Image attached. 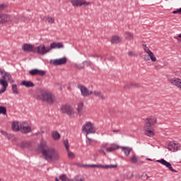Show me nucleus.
Instances as JSON below:
<instances>
[{
  "instance_id": "1",
  "label": "nucleus",
  "mask_w": 181,
  "mask_h": 181,
  "mask_svg": "<svg viewBox=\"0 0 181 181\" xmlns=\"http://www.w3.org/2000/svg\"><path fill=\"white\" fill-rule=\"evenodd\" d=\"M41 151L42 156L45 160H50L51 162H57L60 159L59 152L53 147H49L46 141L42 140L38 148Z\"/></svg>"
},
{
  "instance_id": "2",
  "label": "nucleus",
  "mask_w": 181,
  "mask_h": 181,
  "mask_svg": "<svg viewBox=\"0 0 181 181\" xmlns=\"http://www.w3.org/2000/svg\"><path fill=\"white\" fill-rule=\"evenodd\" d=\"M37 98L40 101L47 103V104H53V103H54V95L52 94V92L47 89L38 90Z\"/></svg>"
},
{
  "instance_id": "3",
  "label": "nucleus",
  "mask_w": 181,
  "mask_h": 181,
  "mask_svg": "<svg viewBox=\"0 0 181 181\" xmlns=\"http://www.w3.org/2000/svg\"><path fill=\"white\" fill-rule=\"evenodd\" d=\"M156 122V117L153 116H151L146 119L144 127L145 135H147V136H153V135H155V130L152 127H153Z\"/></svg>"
},
{
  "instance_id": "4",
  "label": "nucleus",
  "mask_w": 181,
  "mask_h": 181,
  "mask_svg": "<svg viewBox=\"0 0 181 181\" xmlns=\"http://www.w3.org/2000/svg\"><path fill=\"white\" fill-rule=\"evenodd\" d=\"M144 50L146 52V53L148 55H144L143 59L145 60V62H149V60H151L153 63H155L156 62V57H155V54L151 49H149V47L146 46V45H143Z\"/></svg>"
},
{
  "instance_id": "5",
  "label": "nucleus",
  "mask_w": 181,
  "mask_h": 181,
  "mask_svg": "<svg viewBox=\"0 0 181 181\" xmlns=\"http://www.w3.org/2000/svg\"><path fill=\"white\" fill-rule=\"evenodd\" d=\"M0 19L1 23H8L9 22H15L16 23H18L16 16L13 15L1 14L0 15Z\"/></svg>"
},
{
  "instance_id": "6",
  "label": "nucleus",
  "mask_w": 181,
  "mask_h": 181,
  "mask_svg": "<svg viewBox=\"0 0 181 181\" xmlns=\"http://www.w3.org/2000/svg\"><path fill=\"white\" fill-rule=\"evenodd\" d=\"M82 131L86 132L87 136L88 134H95V127H94V124L91 122H87L82 127Z\"/></svg>"
},
{
  "instance_id": "7",
  "label": "nucleus",
  "mask_w": 181,
  "mask_h": 181,
  "mask_svg": "<svg viewBox=\"0 0 181 181\" xmlns=\"http://www.w3.org/2000/svg\"><path fill=\"white\" fill-rule=\"evenodd\" d=\"M61 112L66 114L69 117H73L74 115V109L69 105H64L61 108Z\"/></svg>"
},
{
  "instance_id": "8",
  "label": "nucleus",
  "mask_w": 181,
  "mask_h": 181,
  "mask_svg": "<svg viewBox=\"0 0 181 181\" xmlns=\"http://www.w3.org/2000/svg\"><path fill=\"white\" fill-rule=\"evenodd\" d=\"M34 52L35 53H37L38 54H40L41 56H45V54L49 53L50 52V49H49V47H46L45 45H41L34 49Z\"/></svg>"
},
{
  "instance_id": "9",
  "label": "nucleus",
  "mask_w": 181,
  "mask_h": 181,
  "mask_svg": "<svg viewBox=\"0 0 181 181\" xmlns=\"http://www.w3.org/2000/svg\"><path fill=\"white\" fill-rule=\"evenodd\" d=\"M49 63L53 66H63V64H66V63H67V58L64 57L59 59H51Z\"/></svg>"
},
{
  "instance_id": "10",
  "label": "nucleus",
  "mask_w": 181,
  "mask_h": 181,
  "mask_svg": "<svg viewBox=\"0 0 181 181\" xmlns=\"http://www.w3.org/2000/svg\"><path fill=\"white\" fill-rule=\"evenodd\" d=\"M156 162H158V163H161V165H163V166H165V168H168V169H169V170H170L171 172L177 173V170L173 169V167H172V164L166 161L165 159L162 158L160 160H157Z\"/></svg>"
},
{
  "instance_id": "11",
  "label": "nucleus",
  "mask_w": 181,
  "mask_h": 181,
  "mask_svg": "<svg viewBox=\"0 0 181 181\" xmlns=\"http://www.w3.org/2000/svg\"><path fill=\"white\" fill-rule=\"evenodd\" d=\"M71 4H72L75 7L83 6V5L85 6H87V5H91V2H87L83 0H71Z\"/></svg>"
},
{
  "instance_id": "12",
  "label": "nucleus",
  "mask_w": 181,
  "mask_h": 181,
  "mask_svg": "<svg viewBox=\"0 0 181 181\" xmlns=\"http://www.w3.org/2000/svg\"><path fill=\"white\" fill-rule=\"evenodd\" d=\"M78 88L81 91L82 97H88V95H90V90L84 86V85L78 84Z\"/></svg>"
},
{
  "instance_id": "13",
  "label": "nucleus",
  "mask_w": 181,
  "mask_h": 181,
  "mask_svg": "<svg viewBox=\"0 0 181 181\" xmlns=\"http://www.w3.org/2000/svg\"><path fill=\"white\" fill-rule=\"evenodd\" d=\"M1 78H0V80H4L7 83H15V81L12 79V76L11 75V74L4 71V74H1Z\"/></svg>"
},
{
  "instance_id": "14",
  "label": "nucleus",
  "mask_w": 181,
  "mask_h": 181,
  "mask_svg": "<svg viewBox=\"0 0 181 181\" xmlns=\"http://www.w3.org/2000/svg\"><path fill=\"white\" fill-rule=\"evenodd\" d=\"M168 83L170 84H173V86H175L181 90V79L179 78H173L168 80Z\"/></svg>"
},
{
  "instance_id": "15",
  "label": "nucleus",
  "mask_w": 181,
  "mask_h": 181,
  "mask_svg": "<svg viewBox=\"0 0 181 181\" xmlns=\"http://www.w3.org/2000/svg\"><path fill=\"white\" fill-rule=\"evenodd\" d=\"M168 149L171 152H176V151H179V149H180V145L171 141L168 146Z\"/></svg>"
},
{
  "instance_id": "16",
  "label": "nucleus",
  "mask_w": 181,
  "mask_h": 181,
  "mask_svg": "<svg viewBox=\"0 0 181 181\" xmlns=\"http://www.w3.org/2000/svg\"><path fill=\"white\" fill-rule=\"evenodd\" d=\"M29 74H30V76H43L46 74V71H43V70H39V69H32L30 71H29Z\"/></svg>"
},
{
  "instance_id": "17",
  "label": "nucleus",
  "mask_w": 181,
  "mask_h": 181,
  "mask_svg": "<svg viewBox=\"0 0 181 181\" xmlns=\"http://www.w3.org/2000/svg\"><path fill=\"white\" fill-rule=\"evenodd\" d=\"M49 49V52L53 50V49H63L64 47V45L62 42H53L50 44L49 47H48Z\"/></svg>"
},
{
  "instance_id": "18",
  "label": "nucleus",
  "mask_w": 181,
  "mask_h": 181,
  "mask_svg": "<svg viewBox=\"0 0 181 181\" xmlns=\"http://www.w3.org/2000/svg\"><path fill=\"white\" fill-rule=\"evenodd\" d=\"M64 145L66 151H67L68 152V157L70 158V159H74L75 158L74 153L70 152V150H69V140H64Z\"/></svg>"
},
{
  "instance_id": "19",
  "label": "nucleus",
  "mask_w": 181,
  "mask_h": 181,
  "mask_svg": "<svg viewBox=\"0 0 181 181\" xmlns=\"http://www.w3.org/2000/svg\"><path fill=\"white\" fill-rule=\"evenodd\" d=\"M22 49L24 52H35L33 45L30 44H24L22 47Z\"/></svg>"
},
{
  "instance_id": "20",
  "label": "nucleus",
  "mask_w": 181,
  "mask_h": 181,
  "mask_svg": "<svg viewBox=\"0 0 181 181\" xmlns=\"http://www.w3.org/2000/svg\"><path fill=\"white\" fill-rule=\"evenodd\" d=\"M0 86H2V88L0 89V94H2V93H5V91H6L8 82L4 81V80H0Z\"/></svg>"
},
{
  "instance_id": "21",
  "label": "nucleus",
  "mask_w": 181,
  "mask_h": 181,
  "mask_svg": "<svg viewBox=\"0 0 181 181\" xmlns=\"http://www.w3.org/2000/svg\"><path fill=\"white\" fill-rule=\"evenodd\" d=\"M21 123L18 122H13L11 126L12 130L15 132H18L21 129Z\"/></svg>"
},
{
  "instance_id": "22",
  "label": "nucleus",
  "mask_w": 181,
  "mask_h": 181,
  "mask_svg": "<svg viewBox=\"0 0 181 181\" xmlns=\"http://www.w3.org/2000/svg\"><path fill=\"white\" fill-rule=\"evenodd\" d=\"M120 149H122V152L124 153L126 156H129V153H131V151H132V148H131V147L125 146H121Z\"/></svg>"
},
{
  "instance_id": "23",
  "label": "nucleus",
  "mask_w": 181,
  "mask_h": 181,
  "mask_svg": "<svg viewBox=\"0 0 181 181\" xmlns=\"http://www.w3.org/2000/svg\"><path fill=\"white\" fill-rule=\"evenodd\" d=\"M20 127H21L20 130L23 134H29V132H31L32 131V129L30 128V127H25L23 125H21Z\"/></svg>"
},
{
  "instance_id": "24",
  "label": "nucleus",
  "mask_w": 181,
  "mask_h": 181,
  "mask_svg": "<svg viewBox=\"0 0 181 181\" xmlns=\"http://www.w3.org/2000/svg\"><path fill=\"white\" fill-rule=\"evenodd\" d=\"M21 84L22 86H25V87L27 88L35 87V83L30 81H23Z\"/></svg>"
},
{
  "instance_id": "25",
  "label": "nucleus",
  "mask_w": 181,
  "mask_h": 181,
  "mask_svg": "<svg viewBox=\"0 0 181 181\" xmlns=\"http://www.w3.org/2000/svg\"><path fill=\"white\" fill-rule=\"evenodd\" d=\"M51 136L54 141H57L60 139V134L56 131L52 132Z\"/></svg>"
},
{
  "instance_id": "26",
  "label": "nucleus",
  "mask_w": 181,
  "mask_h": 181,
  "mask_svg": "<svg viewBox=\"0 0 181 181\" xmlns=\"http://www.w3.org/2000/svg\"><path fill=\"white\" fill-rule=\"evenodd\" d=\"M119 42H121V37L119 36L115 35L112 37L111 43L113 45H117Z\"/></svg>"
},
{
  "instance_id": "27",
  "label": "nucleus",
  "mask_w": 181,
  "mask_h": 181,
  "mask_svg": "<svg viewBox=\"0 0 181 181\" xmlns=\"http://www.w3.org/2000/svg\"><path fill=\"white\" fill-rule=\"evenodd\" d=\"M93 94L95 95V97L100 98V100H105V96H104V94L100 91L95 90L93 91Z\"/></svg>"
},
{
  "instance_id": "28",
  "label": "nucleus",
  "mask_w": 181,
  "mask_h": 181,
  "mask_svg": "<svg viewBox=\"0 0 181 181\" xmlns=\"http://www.w3.org/2000/svg\"><path fill=\"white\" fill-rule=\"evenodd\" d=\"M124 37L127 40H132L134 39V34L130 32H125L124 33Z\"/></svg>"
},
{
  "instance_id": "29",
  "label": "nucleus",
  "mask_w": 181,
  "mask_h": 181,
  "mask_svg": "<svg viewBox=\"0 0 181 181\" xmlns=\"http://www.w3.org/2000/svg\"><path fill=\"white\" fill-rule=\"evenodd\" d=\"M83 107H84V103H80L79 104H78L77 112L80 115H81V111H83Z\"/></svg>"
},
{
  "instance_id": "30",
  "label": "nucleus",
  "mask_w": 181,
  "mask_h": 181,
  "mask_svg": "<svg viewBox=\"0 0 181 181\" xmlns=\"http://www.w3.org/2000/svg\"><path fill=\"white\" fill-rule=\"evenodd\" d=\"M11 90L13 94H19V91H18V86L16 84H13L11 86Z\"/></svg>"
},
{
  "instance_id": "31",
  "label": "nucleus",
  "mask_w": 181,
  "mask_h": 181,
  "mask_svg": "<svg viewBox=\"0 0 181 181\" xmlns=\"http://www.w3.org/2000/svg\"><path fill=\"white\" fill-rule=\"evenodd\" d=\"M132 177H134V173H132L131 172H127L124 175V178L127 179V180H129V179H132Z\"/></svg>"
},
{
  "instance_id": "32",
  "label": "nucleus",
  "mask_w": 181,
  "mask_h": 181,
  "mask_svg": "<svg viewBox=\"0 0 181 181\" xmlns=\"http://www.w3.org/2000/svg\"><path fill=\"white\" fill-rule=\"evenodd\" d=\"M139 86H141V84L139 83H130L129 85H126L124 86V88H132V87H139Z\"/></svg>"
},
{
  "instance_id": "33",
  "label": "nucleus",
  "mask_w": 181,
  "mask_h": 181,
  "mask_svg": "<svg viewBox=\"0 0 181 181\" xmlns=\"http://www.w3.org/2000/svg\"><path fill=\"white\" fill-rule=\"evenodd\" d=\"M30 146H32V144H30V142L27 141V142H22L21 143V148H30Z\"/></svg>"
},
{
  "instance_id": "34",
  "label": "nucleus",
  "mask_w": 181,
  "mask_h": 181,
  "mask_svg": "<svg viewBox=\"0 0 181 181\" xmlns=\"http://www.w3.org/2000/svg\"><path fill=\"white\" fill-rule=\"evenodd\" d=\"M117 165H102V169H115L117 168Z\"/></svg>"
},
{
  "instance_id": "35",
  "label": "nucleus",
  "mask_w": 181,
  "mask_h": 181,
  "mask_svg": "<svg viewBox=\"0 0 181 181\" xmlns=\"http://www.w3.org/2000/svg\"><path fill=\"white\" fill-rule=\"evenodd\" d=\"M43 21H48V23H54V18L52 17H44Z\"/></svg>"
},
{
  "instance_id": "36",
  "label": "nucleus",
  "mask_w": 181,
  "mask_h": 181,
  "mask_svg": "<svg viewBox=\"0 0 181 181\" xmlns=\"http://www.w3.org/2000/svg\"><path fill=\"white\" fill-rule=\"evenodd\" d=\"M0 114H3V115H6V107L4 106H0Z\"/></svg>"
},
{
  "instance_id": "37",
  "label": "nucleus",
  "mask_w": 181,
  "mask_h": 181,
  "mask_svg": "<svg viewBox=\"0 0 181 181\" xmlns=\"http://www.w3.org/2000/svg\"><path fill=\"white\" fill-rule=\"evenodd\" d=\"M131 160L132 163H136V162H138V158H136V155H134L131 157Z\"/></svg>"
},
{
  "instance_id": "38",
  "label": "nucleus",
  "mask_w": 181,
  "mask_h": 181,
  "mask_svg": "<svg viewBox=\"0 0 181 181\" xmlns=\"http://www.w3.org/2000/svg\"><path fill=\"white\" fill-rule=\"evenodd\" d=\"M82 64L84 66H86V67H90L91 66V62L90 61H84Z\"/></svg>"
},
{
  "instance_id": "39",
  "label": "nucleus",
  "mask_w": 181,
  "mask_h": 181,
  "mask_svg": "<svg viewBox=\"0 0 181 181\" xmlns=\"http://www.w3.org/2000/svg\"><path fill=\"white\" fill-rule=\"evenodd\" d=\"M88 168H103L102 165H97V164H92V165H88Z\"/></svg>"
},
{
  "instance_id": "40",
  "label": "nucleus",
  "mask_w": 181,
  "mask_h": 181,
  "mask_svg": "<svg viewBox=\"0 0 181 181\" xmlns=\"http://www.w3.org/2000/svg\"><path fill=\"white\" fill-rule=\"evenodd\" d=\"M173 13H174V15H176V13H179L180 15H181V8H177L176 11H173Z\"/></svg>"
},
{
  "instance_id": "41",
  "label": "nucleus",
  "mask_w": 181,
  "mask_h": 181,
  "mask_svg": "<svg viewBox=\"0 0 181 181\" xmlns=\"http://www.w3.org/2000/svg\"><path fill=\"white\" fill-rule=\"evenodd\" d=\"M111 147L113 149V151H115L119 148V146H117V144H112Z\"/></svg>"
},
{
  "instance_id": "42",
  "label": "nucleus",
  "mask_w": 181,
  "mask_h": 181,
  "mask_svg": "<svg viewBox=\"0 0 181 181\" xmlns=\"http://www.w3.org/2000/svg\"><path fill=\"white\" fill-rule=\"evenodd\" d=\"M76 69H78L79 70H81V69H84V65H81V64H76Z\"/></svg>"
},
{
  "instance_id": "43",
  "label": "nucleus",
  "mask_w": 181,
  "mask_h": 181,
  "mask_svg": "<svg viewBox=\"0 0 181 181\" xmlns=\"http://www.w3.org/2000/svg\"><path fill=\"white\" fill-rule=\"evenodd\" d=\"M86 144H88L89 145L93 142V139H90L89 137L86 136Z\"/></svg>"
},
{
  "instance_id": "44",
  "label": "nucleus",
  "mask_w": 181,
  "mask_h": 181,
  "mask_svg": "<svg viewBox=\"0 0 181 181\" xmlns=\"http://www.w3.org/2000/svg\"><path fill=\"white\" fill-rule=\"evenodd\" d=\"M128 55L130 56L131 57H135V53H134V52L130 51L128 52Z\"/></svg>"
},
{
  "instance_id": "45",
  "label": "nucleus",
  "mask_w": 181,
  "mask_h": 181,
  "mask_svg": "<svg viewBox=\"0 0 181 181\" xmlns=\"http://www.w3.org/2000/svg\"><path fill=\"white\" fill-rule=\"evenodd\" d=\"M6 8V5L5 4H0V11H4Z\"/></svg>"
},
{
  "instance_id": "46",
  "label": "nucleus",
  "mask_w": 181,
  "mask_h": 181,
  "mask_svg": "<svg viewBox=\"0 0 181 181\" xmlns=\"http://www.w3.org/2000/svg\"><path fill=\"white\" fill-rule=\"evenodd\" d=\"M75 180H76V181H84L85 180H84V178H83V177H76L75 178Z\"/></svg>"
},
{
  "instance_id": "47",
  "label": "nucleus",
  "mask_w": 181,
  "mask_h": 181,
  "mask_svg": "<svg viewBox=\"0 0 181 181\" xmlns=\"http://www.w3.org/2000/svg\"><path fill=\"white\" fill-rule=\"evenodd\" d=\"M163 66L161 65H156L155 66V69L156 70H160V69H162Z\"/></svg>"
},
{
  "instance_id": "48",
  "label": "nucleus",
  "mask_w": 181,
  "mask_h": 181,
  "mask_svg": "<svg viewBox=\"0 0 181 181\" xmlns=\"http://www.w3.org/2000/svg\"><path fill=\"white\" fill-rule=\"evenodd\" d=\"M113 151L114 150L112 146L106 148L107 152H113Z\"/></svg>"
},
{
  "instance_id": "49",
  "label": "nucleus",
  "mask_w": 181,
  "mask_h": 181,
  "mask_svg": "<svg viewBox=\"0 0 181 181\" xmlns=\"http://www.w3.org/2000/svg\"><path fill=\"white\" fill-rule=\"evenodd\" d=\"M1 133L2 134V135H5V136H6L8 135V133H6L5 131L1 130Z\"/></svg>"
},
{
  "instance_id": "50",
  "label": "nucleus",
  "mask_w": 181,
  "mask_h": 181,
  "mask_svg": "<svg viewBox=\"0 0 181 181\" xmlns=\"http://www.w3.org/2000/svg\"><path fill=\"white\" fill-rule=\"evenodd\" d=\"M175 39H177V40H179V42H181V34H180L177 37H175Z\"/></svg>"
},
{
  "instance_id": "51",
  "label": "nucleus",
  "mask_w": 181,
  "mask_h": 181,
  "mask_svg": "<svg viewBox=\"0 0 181 181\" xmlns=\"http://www.w3.org/2000/svg\"><path fill=\"white\" fill-rule=\"evenodd\" d=\"M142 176H146V180H148V179H149V176L148 175V174H143L142 175H141V177Z\"/></svg>"
},
{
  "instance_id": "52",
  "label": "nucleus",
  "mask_w": 181,
  "mask_h": 181,
  "mask_svg": "<svg viewBox=\"0 0 181 181\" xmlns=\"http://www.w3.org/2000/svg\"><path fill=\"white\" fill-rule=\"evenodd\" d=\"M92 57H100L101 59H103V57L99 55H92Z\"/></svg>"
},
{
  "instance_id": "53",
  "label": "nucleus",
  "mask_w": 181,
  "mask_h": 181,
  "mask_svg": "<svg viewBox=\"0 0 181 181\" xmlns=\"http://www.w3.org/2000/svg\"><path fill=\"white\" fill-rule=\"evenodd\" d=\"M82 168H88V165L83 164V165H82Z\"/></svg>"
},
{
  "instance_id": "54",
  "label": "nucleus",
  "mask_w": 181,
  "mask_h": 181,
  "mask_svg": "<svg viewBox=\"0 0 181 181\" xmlns=\"http://www.w3.org/2000/svg\"><path fill=\"white\" fill-rule=\"evenodd\" d=\"M0 74H4V70L0 69Z\"/></svg>"
},
{
  "instance_id": "55",
  "label": "nucleus",
  "mask_w": 181,
  "mask_h": 181,
  "mask_svg": "<svg viewBox=\"0 0 181 181\" xmlns=\"http://www.w3.org/2000/svg\"><path fill=\"white\" fill-rule=\"evenodd\" d=\"M90 94H94V91H91V90L90 91V90H89V95H90Z\"/></svg>"
},
{
  "instance_id": "56",
  "label": "nucleus",
  "mask_w": 181,
  "mask_h": 181,
  "mask_svg": "<svg viewBox=\"0 0 181 181\" xmlns=\"http://www.w3.org/2000/svg\"><path fill=\"white\" fill-rule=\"evenodd\" d=\"M112 132H115V133L119 132V130H113Z\"/></svg>"
},
{
  "instance_id": "57",
  "label": "nucleus",
  "mask_w": 181,
  "mask_h": 181,
  "mask_svg": "<svg viewBox=\"0 0 181 181\" xmlns=\"http://www.w3.org/2000/svg\"><path fill=\"white\" fill-rule=\"evenodd\" d=\"M146 160H150L151 162H152V159H151V158H146Z\"/></svg>"
},
{
  "instance_id": "58",
  "label": "nucleus",
  "mask_w": 181,
  "mask_h": 181,
  "mask_svg": "<svg viewBox=\"0 0 181 181\" xmlns=\"http://www.w3.org/2000/svg\"><path fill=\"white\" fill-rule=\"evenodd\" d=\"M55 181H60V180H59V178H55Z\"/></svg>"
},
{
  "instance_id": "59",
  "label": "nucleus",
  "mask_w": 181,
  "mask_h": 181,
  "mask_svg": "<svg viewBox=\"0 0 181 181\" xmlns=\"http://www.w3.org/2000/svg\"><path fill=\"white\" fill-rule=\"evenodd\" d=\"M0 23H2V21H1V18H0Z\"/></svg>"
},
{
  "instance_id": "60",
  "label": "nucleus",
  "mask_w": 181,
  "mask_h": 181,
  "mask_svg": "<svg viewBox=\"0 0 181 181\" xmlns=\"http://www.w3.org/2000/svg\"><path fill=\"white\" fill-rule=\"evenodd\" d=\"M0 181H2V180H1V178H0Z\"/></svg>"
}]
</instances>
